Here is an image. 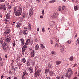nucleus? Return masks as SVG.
<instances>
[{
    "label": "nucleus",
    "instance_id": "obj_1",
    "mask_svg": "<svg viewBox=\"0 0 79 79\" xmlns=\"http://www.w3.org/2000/svg\"><path fill=\"white\" fill-rule=\"evenodd\" d=\"M68 73H66L65 76L68 77V76L69 79H70L72 75L73 74V69L69 68L68 70Z\"/></svg>",
    "mask_w": 79,
    "mask_h": 79
},
{
    "label": "nucleus",
    "instance_id": "obj_2",
    "mask_svg": "<svg viewBox=\"0 0 79 79\" xmlns=\"http://www.w3.org/2000/svg\"><path fill=\"white\" fill-rule=\"evenodd\" d=\"M36 70H37V69H36L35 70V73H34V76L35 77H36L38 76H39L41 72V70L40 69L38 70L37 71H36Z\"/></svg>",
    "mask_w": 79,
    "mask_h": 79
},
{
    "label": "nucleus",
    "instance_id": "obj_3",
    "mask_svg": "<svg viewBox=\"0 0 79 79\" xmlns=\"http://www.w3.org/2000/svg\"><path fill=\"white\" fill-rule=\"evenodd\" d=\"M14 13L17 16H19L21 15L22 12L19 11V10H16V7L14 8Z\"/></svg>",
    "mask_w": 79,
    "mask_h": 79
},
{
    "label": "nucleus",
    "instance_id": "obj_4",
    "mask_svg": "<svg viewBox=\"0 0 79 79\" xmlns=\"http://www.w3.org/2000/svg\"><path fill=\"white\" fill-rule=\"evenodd\" d=\"M2 48L5 52H6L8 51V44H7V43H4L2 44Z\"/></svg>",
    "mask_w": 79,
    "mask_h": 79
},
{
    "label": "nucleus",
    "instance_id": "obj_5",
    "mask_svg": "<svg viewBox=\"0 0 79 79\" xmlns=\"http://www.w3.org/2000/svg\"><path fill=\"white\" fill-rule=\"evenodd\" d=\"M4 30L5 31V32L6 33V34H8L10 33L11 31L10 29H8V27H5Z\"/></svg>",
    "mask_w": 79,
    "mask_h": 79
},
{
    "label": "nucleus",
    "instance_id": "obj_6",
    "mask_svg": "<svg viewBox=\"0 0 79 79\" xmlns=\"http://www.w3.org/2000/svg\"><path fill=\"white\" fill-rule=\"evenodd\" d=\"M27 48V46L26 45H24L22 48V51L23 55H24V52H25V50H26V48Z\"/></svg>",
    "mask_w": 79,
    "mask_h": 79
},
{
    "label": "nucleus",
    "instance_id": "obj_7",
    "mask_svg": "<svg viewBox=\"0 0 79 79\" xmlns=\"http://www.w3.org/2000/svg\"><path fill=\"white\" fill-rule=\"evenodd\" d=\"M11 38L10 37V35H8L7 37V38L6 39V42H7V43H9L10 42L11 40Z\"/></svg>",
    "mask_w": 79,
    "mask_h": 79
},
{
    "label": "nucleus",
    "instance_id": "obj_8",
    "mask_svg": "<svg viewBox=\"0 0 79 79\" xmlns=\"http://www.w3.org/2000/svg\"><path fill=\"white\" fill-rule=\"evenodd\" d=\"M58 14L56 12L54 13L52 15V18H58Z\"/></svg>",
    "mask_w": 79,
    "mask_h": 79
},
{
    "label": "nucleus",
    "instance_id": "obj_9",
    "mask_svg": "<svg viewBox=\"0 0 79 79\" xmlns=\"http://www.w3.org/2000/svg\"><path fill=\"white\" fill-rule=\"evenodd\" d=\"M33 9H31L29 11V16L31 17L33 15Z\"/></svg>",
    "mask_w": 79,
    "mask_h": 79
},
{
    "label": "nucleus",
    "instance_id": "obj_10",
    "mask_svg": "<svg viewBox=\"0 0 79 79\" xmlns=\"http://www.w3.org/2000/svg\"><path fill=\"white\" fill-rule=\"evenodd\" d=\"M2 9L4 10H6V8L5 7V5H2L0 6V10H2Z\"/></svg>",
    "mask_w": 79,
    "mask_h": 79
},
{
    "label": "nucleus",
    "instance_id": "obj_11",
    "mask_svg": "<svg viewBox=\"0 0 79 79\" xmlns=\"http://www.w3.org/2000/svg\"><path fill=\"white\" fill-rule=\"evenodd\" d=\"M31 40L27 39L26 42L25 43V45H29L30 43H31Z\"/></svg>",
    "mask_w": 79,
    "mask_h": 79
},
{
    "label": "nucleus",
    "instance_id": "obj_12",
    "mask_svg": "<svg viewBox=\"0 0 79 79\" xmlns=\"http://www.w3.org/2000/svg\"><path fill=\"white\" fill-rule=\"evenodd\" d=\"M23 33L24 35H27V34H28V31L26 30L23 31Z\"/></svg>",
    "mask_w": 79,
    "mask_h": 79
},
{
    "label": "nucleus",
    "instance_id": "obj_13",
    "mask_svg": "<svg viewBox=\"0 0 79 79\" xmlns=\"http://www.w3.org/2000/svg\"><path fill=\"white\" fill-rule=\"evenodd\" d=\"M26 63H27V66H31V61H30V60H28L27 61Z\"/></svg>",
    "mask_w": 79,
    "mask_h": 79
},
{
    "label": "nucleus",
    "instance_id": "obj_14",
    "mask_svg": "<svg viewBox=\"0 0 79 79\" xmlns=\"http://www.w3.org/2000/svg\"><path fill=\"white\" fill-rule=\"evenodd\" d=\"M79 10V6L76 5L74 6V11H77Z\"/></svg>",
    "mask_w": 79,
    "mask_h": 79
},
{
    "label": "nucleus",
    "instance_id": "obj_15",
    "mask_svg": "<svg viewBox=\"0 0 79 79\" xmlns=\"http://www.w3.org/2000/svg\"><path fill=\"white\" fill-rule=\"evenodd\" d=\"M11 16V15L10 13H8L6 15V18L7 19H9L10 18V17Z\"/></svg>",
    "mask_w": 79,
    "mask_h": 79
},
{
    "label": "nucleus",
    "instance_id": "obj_16",
    "mask_svg": "<svg viewBox=\"0 0 79 79\" xmlns=\"http://www.w3.org/2000/svg\"><path fill=\"white\" fill-rule=\"evenodd\" d=\"M20 41L23 45H24V44H25L24 42V39L23 38H21L20 39Z\"/></svg>",
    "mask_w": 79,
    "mask_h": 79
},
{
    "label": "nucleus",
    "instance_id": "obj_17",
    "mask_svg": "<svg viewBox=\"0 0 79 79\" xmlns=\"http://www.w3.org/2000/svg\"><path fill=\"white\" fill-rule=\"evenodd\" d=\"M29 69L30 73H32L33 72V71H34V69H33V68L32 67H30L29 68Z\"/></svg>",
    "mask_w": 79,
    "mask_h": 79
},
{
    "label": "nucleus",
    "instance_id": "obj_18",
    "mask_svg": "<svg viewBox=\"0 0 79 79\" xmlns=\"http://www.w3.org/2000/svg\"><path fill=\"white\" fill-rule=\"evenodd\" d=\"M4 22L6 24H7L8 23L9 21L6 19H4Z\"/></svg>",
    "mask_w": 79,
    "mask_h": 79
},
{
    "label": "nucleus",
    "instance_id": "obj_19",
    "mask_svg": "<svg viewBox=\"0 0 79 79\" xmlns=\"http://www.w3.org/2000/svg\"><path fill=\"white\" fill-rule=\"evenodd\" d=\"M61 63H62V62L60 61H57L56 62L57 65H59V64H60Z\"/></svg>",
    "mask_w": 79,
    "mask_h": 79
},
{
    "label": "nucleus",
    "instance_id": "obj_20",
    "mask_svg": "<svg viewBox=\"0 0 79 79\" xmlns=\"http://www.w3.org/2000/svg\"><path fill=\"white\" fill-rule=\"evenodd\" d=\"M49 74L50 76H53L54 74V72L53 71H50L49 72Z\"/></svg>",
    "mask_w": 79,
    "mask_h": 79
},
{
    "label": "nucleus",
    "instance_id": "obj_21",
    "mask_svg": "<svg viewBox=\"0 0 79 79\" xmlns=\"http://www.w3.org/2000/svg\"><path fill=\"white\" fill-rule=\"evenodd\" d=\"M22 62L23 63H26V59L25 58H23L22 60Z\"/></svg>",
    "mask_w": 79,
    "mask_h": 79
},
{
    "label": "nucleus",
    "instance_id": "obj_22",
    "mask_svg": "<svg viewBox=\"0 0 79 79\" xmlns=\"http://www.w3.org/2000/svg\"><path fill=\"white\" fill-rule=\"evenodd\" d=\"M50 71V69H45V74H47L48 73V71Z\"/></svg>",
    "mask_w": 79,
    "mask_h": 79
},
{
    "label": "nucleus",
    "instance_id": "obj_23",
    "mask_svg": "<svg viewBox=\"0 0 79 79\" xmlns=\"http://www.w3.org/2000/svg\"><path fill=\"white\" fill-rule=\"evenodd\" d=\"M39 45L37 44H36L35 45V49L37 50L39 49Z\"/></svg>",
    "mask_w": 79,
    "mask_h": 79
},
{
    "label": "nucleus",
    "instance_id": "obj_24",
    "mask_svg": "<svg viewBox=\"0 0 79 79\" xmlns=\"http://www.w3.org/2000/svg\"><path fill=\"white\" fill-rule=\"evenodd\" d=\"M23 75L26 76H27V75H28V73H27V72L25 71L23 72Z\"/></svg>",
    "mask_w": 79,
    "mask_h": 79
},
{
    "label": "nucleus",
    "instance_id": "obj_25",
    "mask_svg": "<svg viewBox=\"0 0 79 79\" xmlns=\"http://www.w3.org/2000/svg\"><path fill=\"white\" fill-rule=\"evenodd\" d=\"M18 9H19V11L22 13V8L21 7H18Z\"/></svg>",
    "mask_w": 79,
    "mask_h": 79
},
{
    "label": "nucleus",
    "instance_id": "obj_26",
    "mask_svg": "<svg viewBox=\"0 0 79 79\" xmlns=\"http://www.w3.org/2000/svg\"><path fill=\"white\" fill-rule=\"evenodd\" d=\"M20 26H21V23L19 22H18L16 25L17 27H19Z\"/></svg>",
    "mask_w": 79,
    "mask_h": 79
},
{
    "label": "nucleus",
    "instance_id": "obj_27",
    "mask_svg": "<svg viewBox=\"0 0 79 79\" xmlns=\"http://www.w3.org/2000/svg\"><path fill=\"white\" fill-rule=\"evenodd\" d=\"M52 64L51 63H49L48 64V66L49 68H51L52 67Z\"/></svg>",
    "mask_w": 79,
    "mask_h": 79
},
{
    "label": "nucleus",
    "instance_id": "obj_28",
    "mask_svg": "<svg viewBox=\"0 0 79 79\" xmlns=\"http://www.w3.org/2000/svg\"><path fill=\"white\" fill-rule=\"evenodd\" d=\"M41 47V48L42 49H44V48H45V46H44V45L43 44H41L40 45Z\"/></svg>",
    "mask_w": 79,
    "mask_h": 79
},
{
    "label": "nucleus",
    "instance_id": "obj_29",
    "mask_svg": "<svg viewBox=\"0 0 79 79\" xmlns=\"http://www.w3.org/2000/svg\"><path fill=\"white\" fill-rule=\"evenodd\" d=\"M28 27V30L31 31V25H29Z\"/></svg>",
    "mask_w": 79,
    "mask_h": 79
},
{
    "label": "nucleus",
    "instance_id": "obj_30",
    "mask_svg": "<svg viewBox=\"0 0 79 79\" xmlns=\"http://www.w3.org/2000/svg\"><path fill=\"white\" fill-rule=\"evenodd\" d=\"M34 51H32L31 52V57H34Z\"/></svg>",
    "mask_w": 79,
    "mask_h": 79
},
{
    "label": "nucleus",
    "instance_id": "obj_31",
    "mask_svg": "<svg viewBox=\"0 0 79 79\" xmlns=\"http://www.w3.org/2000/svg\"><path fill=\"white\" fill-rule=\"evenodd\" d=\"M71 40H69L68 41H67V43L69 45L70 44H71Z\"/></svg>",
    "mask_w": 79,
    "mask_h": 79
},
{
    "label": "nucleus",
    "instance_id": "obj_32",
    "mask_svg": "<svg viewBox=\"0 0 79 79\" xmlns=\"http://www.w3.org/2000/svg\"><path fill=\"white\" fill-rule=\"evenodd\" d=\"M54 2H55V0L50 1L49 2V3H54Z\"/></svg>",
    "mask_w": 79,
    "mask_h": 79
},
{
    "label": "nucleus",
    "instance_id": "obj_33",
    "mask_svg": "<svg viewBox=\"0 0 79 79\" xmlns=\"http://www.w3.org/2000/svg\"><path fill=\"white\" fill-rule=\"evenodd\" d=\"M73 59H74V58H73V56L71 57L69 59L70 61H73Z\"/></svg>",
    "mask_w": 79,
    "mask_h": 79
},
{
    "label": "nucleus",
    "instance_id": "obj_34",
    "mask_svg": "<svg viewBox=\"0 0 79 79\" xmlns=\"http://www.w3.org/2000/svg\"><path fill=\"white\" fill-rule=\"evenodd\" d=\"M60 77V79H64V77H63V75H60L59 76Z\"/></svg>",
    "mask_w": 79,
    "mask_h": 79
},
{
    "label": "nucleus",
    "instance_id": "obj_35",
    "mask_svg": "<svg viewBox=\"0 0 79 79\" xmlns=\"http://www.w3.org/2000/svg\"><path fill=\"white\" fill-rule=\"evenodd\" d=\"M64 20H65V18L64 17H62L61 19V21H64Z\"/></svg>",
    "mask_w": 79,
    "mask_h": 79
},
{
    "label": "nucleus",
    "instance_id": "obj_36",
    "mask_svg": "<svg viewBox=\"0 0 79 79\" xmlns=\"http://www.w3.org/2000/svg\"><path fill=\"white\" fill-rule=\"evenodd\" d=\"M3 41L2 39H0V44H3Z\"/></svg>",
    "mask_w": 79,
    "mask_h": 79
},
{
    "label": "nucleus",
    "instance_id": "obj_37",
    "mask_svg": "<svg viewBox=\"0 0 79 79\" xmlns=\"http://www.w3.org/2000/svg\"><path fill=\"white\" fill-rule=\"evenodd\" d=\"M42 16H44V10L43 9L42 12Z\"/></svg>",
    "mask_w": 79,
    "mask_h": 79
},
{
    "label": "nucleus",
    "instance_id": "obj_38",
    "mask_svg": "<svg viewBox=\"0 0 79 79\" xmlns=\"http://www.w3.org/2000/svg\"><path fill=\"white\" fill-rule=\"evenodd\" d=\"M8 8H8L9 10L11 9V8H12V6H11V5L9 6Z\"/></svg>",
    "mask_w": 79,
    "mask_h": 79
},
{
    "label": "nucleus",
    "instance_id": "obj_39",
    "mask_svg": "<svg viewBox=\"0 0 79 79\" xmlns=\"http://www.w3.org/2000/svg\"><path fill=\"white\" fill-rule=\"evenodd\" d=\"M55 54V51H53L51 52V54H52V55H54V54Z\"/></svg>",
    "mask_w": 79,
    "mask_h": 79
},
{
    "label": "nucleus",
    "instance_id": "obj_40",
    "mask_svg": "<svg viewBox=\"0 0 79 79\" xmlns=\"http://www.w3.org/2000/svg\"><path fill=\"white\" fill-rule=\"evenodd\" d=\"M61 50V53H63V52H64V48H63L62 47L60 49Z\"/></svg>",
    "mask_w": 79,
    "mask_h": 79
},
{
    "label": "nucleus",
    "instance_id": "obj_41",
    "mask_svg": "<svg viewBox=\"0 0 79 79\" xmlns=\"http://www.w3.org/2000/svg\"><path fill=\"white\" fill-rule=\"evenodd\" d=\"M8 34H6V32H5L3 34V36L5 37V36H6V35H7Z\"/></svg>",
    "mask_w": 79,
    "mask_h": 79
},
{
    "label": "nucleus",
    "instance_id": "obj_42",
    "mask_svg": "<svg viewBox=\"0 0 79 79\" xmlns=\"http://www.w3.org/2000/svg\"><path fill=\"white\" fill-rule=\"evenodd\" d=\"M59 11H60L61 10V7L59 6L58 8Z\"/></svg>",
    "mask_w": 79,
    "mask_h": 79
},
{
    "label": "nucleus",
    "instance_id": "obj_43",
    "mask_svg": "<svg viewBox=\"0 0 79 79\" xmlns=\"http://www.w3.org/2000/svg\"><path fill=\"white\" fill-rule=\"evenodd\" d=\"M45 29L43 28L42 29V32H45Z\"/></svg>",
    "mask_w": 79,
    "mask_h": 79
},
{
    "label": "nucleus",
    "instance_id": "obj_44",
    "mask_svg": "<svg viewBox=\"0 0 79 79\" xmlns=\"http://www.w3.org/2000/svg\"><path fill=\"white\" fill-rule=\"evenodd\" d=\"M64 8H65V6H62V10L63 11V10H64Z\"/></svg>",
    "mask_w": 79,
    "mask_h": 79
},
{
    "label": "nucleus",
    "instance_id": "obj_45",
    "mask_svg": "<svg viewBox=\"0 0 79 79\" xmlns=\"http://www.w3.org/2000/svg\"><path fill=\"white\" fill-rule=\"evenodd\" d=\"M55 46L56 47H58V43L55 44Z\"/></svg>",
    "mask_w": 79,
    "mask_h": 79
},
{
    "label": "nucleus",
    "instance_id": "obj_46",
    "mask_svg": "<svg viewBox=\"0 0 79 79\" xmlns=\"http://www.w3.org/2000/svg\"><path fill=\"white\" fill-rule=\"evenodd\" d=\"M18 66L17 65H15V66L14 69H18Z\"/></svg>",
    "mask_w": 79,
    "mask_h": 79
},
{
    "label": "nucleus",
    "instance_id": "obj_47",
    "mask_svg": "<svg viewBox=\"0 0 79 79\" xmlns=\"http://www.w3.org/2000/svg\"><path fill=\"white\" fill-rule=\"evenodd\" d=\"M55 40L57 42H59V40L58 39H57V38L56 39V40Z\"/></svg>",
    "mask_w": 79,
    "mask_h": 79
},
{
    "label": "nucleus",
    "instance_id": "obj_48",
    "mask_svg": "<svg viewBox=\"0 0 79 79\" xmlns=\"http://www.w3.org/2000/svg\"><path fill=\"white\" fill-rule=\"evenodd\" d=\"M18 66H19V67H20L21 66V64L19 63L18 64Z\"/></svg>",
    "mask_w": 79,
    "mask_h": 79
},
{
    "label": "nucleus",
    "instance_id": "obj_49",
    "mask_svg": "<svg viewBox=\"0 0 79 79\" xmlns=\"http://www.w3.org/2000/svg\"><path fill=\"white\" fill-rule=\"evenodd\" d=\"M3 66V63H0V67Z\"/></svg>",
    "mask_w": 79,
    "mask_h": 79
},
{
    "label": "nucleus",
    "instance_id": "obj_50",
    "mask_svg": "<svg viewBox=\"0 0 79 79\" xmlns=\"http://www.w3.org/2000/svg\"><path fill=\"white\" fill-rule=\"evenodd\" d=\"M5 0H0V3H1V2H4Z\"/></svg>",
    "mask_w": 79,
    "mask_h": 79
},
{
    "label": "nucleus",
    "instance_id": "obj_51",
    "mask_svg": "<svg viewBox=\"0 0 79 79\" xmlns=\"http://www.w3.org/2000/svg\"><path fill=\"white\" fill-rule=\"evenodd\" d=\"M24 29H28V28L27 27H24Z\"/></svg>",
    "mask_w": 79,
    "mask_h": 79
},
{
    "label": "nucleus",
    "instance_id": "obj_52",
    "mask_svg": "<svg viewBox=\"0 0 79 79\" xmlns=\"http://www.w3.org/2000/svg\"><path fill=\"white\" fill-rule=\"evenodd\" d=\"M56 39H57V38H56V37H53V39L54 40H55Z\"/></svg>",
    "mask_w": 79,
    "mask_h": 79
},
{
    "label": "nucleus",
    "instance_id": "obj_53",
    "mask_svg": "<svg viewBox=\"0 0 79 79\" xmlns=\"http://www.w3.org/2000/svg\"><path fill=\"white\" fill-rule=\"evenodd\" d=\"M13 47H15V45H16V44H15V43H14L13 44Z\"/></svg>",
    "mask_w": 79,
    "mask_h": 79
},
{
    "label": "nucleus",
    "instance_id": "obj_54",
    "mask_svg": "<svg viewBox=\"0 0 79 79\" xmlns=\"http://www.w3.org/2000/svg\"><path fill=\"white\" fill-rule=\"evenodd\" d=\"M45 79H50V77H46Z\"/></svg>",
    "mask_w": 79,
    "mask_h": 79
},
{
    "label": "nucleus",
    "instance_id": "obj_55",
    "mask_svg": "<svg viewBox=\"0 0 79 79\" xmlns=\"http://www.w3.org/2000/svg\"><path fill=\"white\" fill-rule=\"evenodd\" d=\"M3 77H4V76H3V75H2L1 76V79H3Z\"/></svg>",
    "mask_w": 79,
    "mask_h": 79
},
{
    "label": "nucleus",
    "instance_id": "obj_56",
    "mask_svg": "<svg viewBox=\"0 0 79 79\" xmlns=\"http://www.w3.org/2000/svg\"><path fill=\"white\" fill-rule=\"evenodd\" d=\"M2 58L0 57V63H1V62H2Z\"/></svg>",
    "mask_w": 79,
    "mask_h": 79
},
{
    "label": "nucleus",
    "instance_id": "obj_57",
    "mask_svg": "<svg viewBox=\"0 0 79 79\" xmlns=\"http://www.w3.org/2000/svg\"><path fill=\"white\" fill-rule=\"evenodd\" d=\"M50 43L51 44H53V41L52 40H51V42H50Z\"/></svg>",
    "mask_w": 79,
    "mask_h": 79
},
{
    "label": "nucleus",
    "instance_id": "obj_58",
    "mask_svg": "<svg viewBox=\"0 0 79 79\" xmlns=\"http://www.w3.org/2000/svg\"><path fill=\"white\" fill-rule=\"evenodd\" d=\"M18 61H19V59H17L16 60V62H18Z\"/></svg>",
    "mask_w": 79,
    "mask_h": 79
},
{
    "label": "nucleus",
    "instance_id": "obj_59",
    "mask_svg": "<svg viewBox=\"0 0 79 79\" xmlns=\"http://www.w3.org/2000/svg\"><path fill=\"white\" fill-rule=\"evenodd\" d=\"M56 79H60V76H58L57 78H56Z\"/></svg>",
    "mask_w": 79,
    "mask_h": 79
},
{
    "label": "nucleus",
    "instance_id": "obj_60",
    "mask_svg": "<svg viewBox=\"0 0 79 79\" xmlns=\"http://www.w3.org/2000/svg\"><path fill=\"white\" fill-rule=\"evenodd\" d=\"M24 76H25L23 75L22 76V79H24Z\"/></svg>",
    "mask_w": 79,
    "mask_h": 79
},
{
    "label": "nucleus",
    "instance_id": "obj_61",
    "mask_svg": "<svg viewBox=\"0 0 79 79\" xmlns=\"http://www.w3.org/2000/svg\"><path fill=\"white\" fill-rule=\"evenodd\" d=\"M40 18H43V16L42 15L40 16Z\"/></svg>",
    "mask_w": 79,
    "mask_h": 79
},
{
    "label": "nucleus",
    "instance_id": "obj_62",
    "mask_svg": "<svg viewBox=\"0 0 79 79\" xmlns=\"http://www.w3.org/2000/svg\"><path fill=\"white\" fill-rule=\"evenodd\" d=\"M77 64H74V66H73V67H75V66H76L77 65Z\"/></svg>",
    "mask_w": 79,
    "mask_h": 79
},
{
    "label": "nucleus",
    "instance_id": "obj_63",
    "mask_svg": "<svg viewBox=\"0 0 79 79\" xmlns=\"http://www.w3.org/2000/svg\"><path fill=\"white\" fill-rule=\"evenodd\" d=\"M19 34L20 35H22V32H19Z\"/></svg>",
    "mask_w": 79,
    "mask_h": 79
},
{
    "label": "nucleus",
    "instance_id": "obj_64",
    "mask_svg": "<svg viewBox=\"0 0 79 79\" xmlns=\"http://www.w3.org/2000/svg\"><path fill=\"white\" fill-rule=\"evenodd\" d=\"M68 22L67 23H66V24H65V26H68Z\"/></svg>",
    "mask_w": 79,
    "mask_h": 79
}]
</instances>
